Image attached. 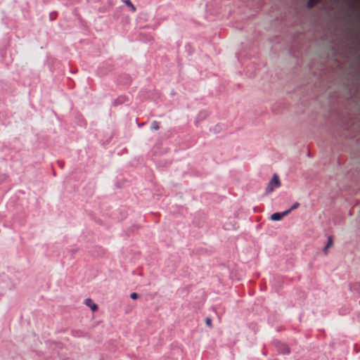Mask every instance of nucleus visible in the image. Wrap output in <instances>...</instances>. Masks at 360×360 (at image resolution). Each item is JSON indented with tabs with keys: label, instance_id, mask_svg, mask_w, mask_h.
Wrapping results in <instances>:
<instances>
[{
	"label": "nucleus",
	"instance_id": "8",
	"mask_svg": "<svg viewBox=\"0 0 360 360\" xmlns=\"http://www.w3.org/2000/svg\"><path fill=\"white\" fill-rule=\"evenodd\" d=\"M282 347H283V349H282V351H281V352H282L283 354H288V353L290 352L289 347H288L287 345H283L282 346Z\"/></svg>",
	"mask_w": 360,
	"mask_h": 360
},
{
	"label": "nucleus",
	"instance_id": "7",
	"mask_svg": "<svg viewBox=\"0 0 360 360\" xmlns=\"http://www.w3.org/2000/svg\"><path fill=\"white\" fill-rule=\"evenodd\" d=\"M151 129L153 130H158L160 128V126H159V122H157V121H153L152 123H151V127H150Z\"/></svg>",
	"mask_w": 360,
	"mask_h": 360
},
{
	"label": "nucleus",
	"instance_id": "6",
	"mask_svg": "<svg viewBox=\"0 0 360 360\" xmlns=\"http://www.w3.org/2000/svg\"><path fill=\"white\" fill-rule=\"evenodd\" d=\"M333 238L331 236L328 237V243L327 245H326L325 248H324V252L326 253L327 252V250L328 249L333 245Z\"/></svg>",
	"mask_w": 360,
	"mask_h": 360
},
{
	"label": "nucleus",
	"instance_id": "4",
	"mask_svg": "<svg viewBox=\"0 0 360 360\" xmlns=\"http://www.w3.org/2000/svg\"><path fill=\"white\" fill-rule=\"evenodd\" d=\"M321 0H308L307 7L309 8H312L315 5H316Z\"/></svg>",
	"mask_w": 360,
	"mask_h": 360
},
{
	"label": "nucleus",
	"instance_id": "3",
	"mask_svg": "<svg viewBox=\"0 0 360 360\" xmlns=\"http://www.w3.org/2000/svg\"><path fill=\"white\" fill-rule=\"evenodd\" d=\"M84 303L86 306L89 307L93 311H96L98 309L97 304L94 303L92 300L90 298L86 299Z\"/></svg>",
	"mask_w": 360,
	"mask_h": 360
},
{
	"label": "nucleus",
	"instance_id": "2",
	"mask_svg": "<svg viewBox=\"0 0 360 360\" xmlns=\"http://www.w3.org/2000/svg\"><path fill=\"white\" fill-rule=\"evenodd\" d=\"M290 212V210H285L283 212H276L271 214V219L272 221H280L284 217L287 216Z\"/></svg>",
	"mask_w": 360,
	"mask_h": 360
},
{
	"label": "nucleus",
	"instance_id": "9",
	"mask_svg": "<svg viewBox=\"0 0 360 360\" xmlns=\"http://www.w3.org/2000/svg\"><path fill=\"white\" fill-rule=\"evenodd\" d=\"M205 323L207 324V326H208L209 327H212V320L210 318L207 317L205 319Z\"/></svg>",
	"mask_w": 360,
	"mask_h": 360
},
{
	"label": "nucleus",
	"instance_id": "10",
	"mask_svg": "<svg viewBox=\"0 0 360 360\" xmlns=\"http://www.w3.org/2000/svg\"><path fill=\"white\" fill-rule=\"evenodd\" d=\"M138 294L136 292H132L130 294V297L133 300H136L138 298Z\"/></svg>",
	"mask_w": 360,
	"mask_h": 360
},
{
	"label": "nucleus",
	"instance_id": "5",
	"mask_svg": "<svg viewBox=\"0 0 360 360\" xmlns=\"http://www.w3.org/2000/svg\"><path fill=\"white\" fill-rule=\"evenodd\" d=\"M127 6H128L132 11H136L135 6L133 5L130 0H122Z\"/></svg>",
	"mask_w": 360,
	"mask_h": 360
},
{
	"label": "nucleus",
	"instance_id": "1",
	"mask_svg": "<svg viewBox=\"0 0 360 360\" xmlns=\"http://www.w3.org/2000/svg\"><path fill=\"white\" fill-rule=\"evenodd\" d=\"M281 186V182L278 176L276 174H274L271 179V180L268 184V186L266 188V193H271L276 188H278Z\"/></svg>",
	"mask_w": 360,
	"mask_h": 360
},
{
	"label": "nucleus",
	"instance_id": "11",
	"mask_svg": "<svg viewBox=\"0 0 360 360\" xmlns=\"http://www.w3.org/2000/svg\"><path fill=\"white\" fill-rule=\"evenodd\" d=\"M299 205H300V204L298 202H295L288 210H290V212H291L294 209L298 207Z\"/></svg>",
	"mask_w": 360,
	"mask_h": 360
}]
</instances>
